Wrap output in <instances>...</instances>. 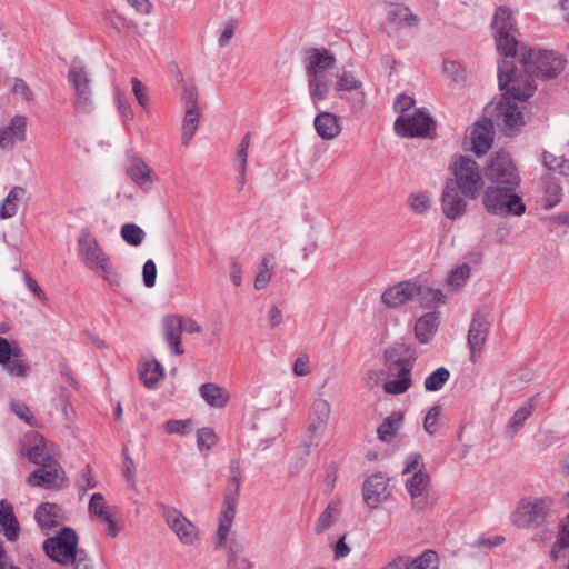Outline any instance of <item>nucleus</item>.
<instances>
[{
    "mask_svg": "<svg viewBox=\"0 0 569 569\" xmlns=\"http://www.w3.org/2000/svg\"><path fill=\"white\" fill-rule=\"evenodd\" d=\"M143 283L147 288H152L157 279V266L153 260H147L142 268Z\"/></svg>",
    "mask_w": 569,
    "mask_h": 569,
    "instance_id": "69168bd1",
    "label": "nucleus"
},
{
    "mask_svg": "<svg viewBox=\"0 0 569 569\" xmlns=\"http://www.w3.org/2000/svg\"><path fill=\"white\" fill-rule=\"evenodd\" d=\"M40 466L41 467L39 469L34 470L29 476V485L51 489L57 488L62 483L64 473L58 466L56 459Z\"/></svg>",
    "mask_w": 569,
    "mask_h": 569,
    "instance_id": "aec40b11",
    "label": "nucleus"
},
{
    "mask_svg": "<svg viewBox=\"0 0 569 569\" xmlns=\"http://www.w3.org/2000/svg\"><path fill=\"white\" fill-rule=\"evenodd\" d=\"M450 372L445 367H439L425 379L423 386L427 391H438L449 380Z\"/></svg>",
    "mask_w": 569,
    "mask_h": 569,
    "instance_id": "49530a36",
    "label": "nucleus"
},
{
    "mask_svg": "<svg viewBox=\"0 0 569 569\" xmlns=\"http://www.w3.org/2000/svg\"><path fill=\"white\" fill-rule=\"evenodd\" d=\"M380 569H438V556L433 550H426L417 558L399 555Z\"/></svg>",
    "mask_w": 569,
    "mask_h": 569,
    "instance_id": "6ab92c4d",
    "label": "nucleus"
},
{
    "mask_svg": "<svg viewBox=\"0 0 569 569\" xmlns=\"http://www.w3.org/2000/svg\"><path fill=\"white\" fill-rule=\"evenodd\" d=\"M120 236L124 242L133 247L140 246L146 238L144 231L134 223H124L121 227Z\"/></svg>",
    "mask_w": 569,
    "mask_h": 569,
    "instance_id": "de8ad7c7",
    "label": "nucleus"
},
{
    "mask_svg": "<svg viewBox=\"0 0 569 569\" xmlns=\"http://www.w3.org/2000/svg\"><path fill=\"white\" fill-rule=\"evenodd\" d=\"M138 373L142 383L151 389L163 378L164 370L157 360H151L140 363Z\"/></svg>",
    "mask_w": 569,
    "mask_h": 569,
    "instance_id": "c9c22d12",
    "label": "nucleus"
},
{
    "mask_svg": "<svg viewBox=\"0 0 569 569\" xmlns=\"http://www.w3.org/2000/svg\"><path fill=\"white\" fill-rule=\"evenodd\" d=\"M126 173L141 189L149 190L154 182L151 168L141 159L132 158L126 167Z\"/></svg>",
    "mask_w": 569,
    "mask_h": 569,
    "instance_id": "cd10ccee",
    "label": "nucleus"
},
{
    "mask_svg": "<svg viewBox=\"0 0 569 569\" xmlns=\"http://www.w3.org/2000/svg\"><path fill=\"white\" fill-rule=\"evenodd\" d=\"M482 206L490 214L498 217H520L526 212L519 186H489L482 196Z\"/></svg>",
    "mask_w": 569,
    "mask_h": 569,
    "instance_id": "20e7f679",
    "label": "nucleus"
},
{
    "mask_svg": "<svg viewBox=\"0 0 569 569\" xmlns=\"http://www.w3.org/2000/svg\"><path fill=\"white\" fill-rule=\"evenodd\" d=\"M339 517V505L337 502H330L327 508L319 516L315 531L319 535L329 529Z\"/></svg>",
    "mask_w": 569,
    "mask_h": 569,
    "instance_id": "a18cd8bd",
    "label": "nucleus"
},
{
    "mask_svg": "<svg viewBox=\"0 0 569 569\" xmlns=\"http://www.w3.org/2000/svg\"><path fill=\"white\" fill-rule=\"evenodd\" d=\"M362 88V81L351 70H341L336 74L335 90L337 92L357 91Z\"/></svg>",
    "mask_w": 569,
    "mask_h": 569,
    "instance_id": "a19ab883",
    "label": "nucleus"
},
{
    "mask_svg": "<svg viewBox=\"0 0 569 569\" xmlns=\"http://www.w3.org/2000/svg\"><path fill=\"white\" fill-rule=\"evenodd\" d=\"M472 150L478 154H485L493 141V123L488 118L477 122L471 131Z\"/></svg>",
    "mask_w": 569,
    "mask_h": 569,
    "instance_id": "393cba45",
    "label": "nucleus"
},
{
    "mask_svg": "<svg viewBox=\"0 0 569 569\" xmlns=\"http://www.w3.org/2000/svg\"><path fill=\"white\" fill-rule=\"evenodd\" d=\"M28 119L24 116H14L8 126L0 128V148L11 149L22 142L27 134Z\"/></svg>",
    "mask_w": 569,
    "mask_h": 569,
    "instance_id": "b1692460",
    "label": "nucleus"
},
{
    "mask_svg": "<svg viewBox=\"0 0 569 569\" xmlns=\"http://www.w3.org/2000/svg\"><path fill=\"white\" fill-rule=\"evenodd\" d=\"M94 102L93 82L83 66L73 63V109L89 111Z\"/></svg>",
    "mask_w": 569,
    "mask_h": 569,
    "instance_id": "4468645a",
    "label": "nucleus"
},
{
    "mask_svg": "<svg viewBox=\"0 0 569 569\" xmlns=\"http://www.w3.org/2000/svg\"><path fill=\"white\" fill-rule=\"evenodd\" d=\"M331 407L327 399L317 397L312 400L309 413L308 439L310 445L317 446L328 425Z\"/></svg>",
    "mask_w": 569,
    "mask_h": 569,
    "instance_id": "dca6fc26",
    "label": "nucleus"
},
{
    "mask_svg": "<svg viewBox=\"0 0 569 569\" xmlns=\"http://www.w3.org/2000/svg\"><path fill=\"white\" fill-rule=\"evenodd\" d=\"M226 502L228 507L222 511L220 517L216 547H221L226 543L236 515L234 507L230 505L229 496H227Z\"/></svg>",
    "mask_w": 569,
    "mask_h": 569,
    "instance_id": "ea45409f",
    "label": "nucleus"
},
{
    "mask_svg": "<svg viewBox=\"0 0 569 569\" xmlns=\"http://www.w3.org/2000/svg\"><path fill=\"white\" fill-rule=\"evenodd\" d=\"M440 415L441 408L439 406H433L427 411L423 419V429L428 435L433 436L438 431Z\"/></svg>",
    "mask_w": 569,
    "mask_h": 569,
    "instance_id": "4d7b16f0",
    "label": "nucleus"
},
{
    "mask_svg": "<svg viewBox=\"0 0 569 569\" xmlns=\"http://www.w3.org/2000/svg\"><path fill=\"white\" fill-rule=\"evenodd\" d=\"M498 80L500 89L506 90L509 99L525 101L536 91L530 72L518 73L507 60L499 63Z\"/></svg>",
    "mask_w": 569,
    "mask_h": 569,
    "instance_id": "6e6552de",
    "label": "nucleus"
},
{
    "mask_svg": "<svg viewBox=\"0 0 569 569\" xmlns=\"http://www.w3.org/2000/svg\"><path fill=\"white\" fill-rule=\"evenodd\" d=\"M162 516L167 526L174 532L182 545L194 546L199 541V529L180 510L166 508Z\"/></svg>",
    "mask_w": 569,
    "mask_h": 569,
    "instance_id": "ddd939ff",
    "label": "nucleus"
},
{
    "mask_svg": "<svg viewBox=\"0 0 569 569\" xmlns=\"http://www.w3.org/2000/svg\"><path fill=\"white\" fill-rule=\"evenodd\" d=\"M201 398L211 407L223 408L230 399L228 391L216 383H203L199 389Z\"/></svg>",
    "mask_w": 569,
    "mask_h": 569,
    "instance_id": "473e14b6",
    "label": "nucleus"
},
{
    "mask_svg": "<svg viewBox=\"0 0 569 569\" xmlns=\"http://www.w3.org/2000/svg\"><path fill=\"white\" fill-rule=\"evenodd\" d=\"M228 569H252V563L241 552L230 549L227 558Z\"/></svg>",
    "mask_w": 569,
    "mask_h": 569,
    "instance_id": "bf43d9fd",
    "label": "nucleus"
},
{
    "mask_svg": "<svg viewBox=\"0 0 569 569\" xmlns=\"http://www.w3.org/2000/svg\"><path fill=\"white\" fill-rule=\"evenodd\" d=\"M336 62V56L327 48L312 47L305 50L302 63L312 101L327 99L331 88L329 72L335 68Z\"/></svg>",
    "mask_w": 569,
    "mask_h": 569,
    "instance_id": "f03ea898",
    "label": "nucleus"
},
{
    "mask_svg": "<svg viewBox=\"0 0 569 569\" xmlns=\"http://www.w3.org/2000/svg\"><path fill=\"white\" fill-rule=\"evenodd\" d=\"M431 130H435V121L423 111L401 116L395 122V131L402 137H426Z\"/></svg>",
    "mask_w": 569,
    "mask_h": 569,
    "instance_id": "2eb2a0df",
    "label": "nucleus"
},
{
    "mask_svg": "<svg viewBox=\"0 0 569 569\" xmlns=\"http://www.w3.org/2000/svg\"><path fill=\"white\" fill-rule=\"evenodd\" d=\"M552 505V500L548 497L522 498L511 515V522L517 528H539L549 518Z\"/></svg>",
    "mask_w": 569,
    "mask_h": 569,
    "instance_id": "423d86ee",
    "label": "nucleus"
},
{
    "mask_svg": "<svg viewBox=\"0 0 569 569\" xmlns=\"http://www.w3.org/2000/svg\"><path fill=\"white\" fill-rule=\"evenodd\" d=\"M453 178L447 183H452L466 198L477 199L483 189V179L478 163L469 157L460 156L452 166Z\"/></svg>",
    "mask_w": 569,
    "mask_h": 569,
    "instance_id": "0eeeda50",
    "label": "nucleus"
},
{
    "mask_svg": "<svg viewBox=\"0 0 569 569\" xmlns=\"http://www.w3.org/2000/svg\"><path fill=\"white\" fill-rule=\"evenodd\" d=\"M521 63L527 72L542 79L558 77L566 67V59L553 50L521 47Z\"/></svg>",
    "mask_w": 569,
    "mask_h": 569,
    "instance_id": "39448f33",
    "label": "nucleus"
},
{
    "mask_svg": "<svg viewBox=\"0 0 569 569\" xmlns=\"http://www.w3.org/2000/svg\"><path fill=\"white\" fill-rule=\"evenodd\" d=\"M491 186H519L520 177L509 154L501 152L491 158L486 169Z\"/></svg>",
    "mask_w": 569,
    "mask_h": 569,
    "instance_id": "f8f14e48",
    "label": "nucleus"
},
{
    "mask_svg": "<svg viewBox=\"0 0 569 569\" xmlns=\"http://www.w3.org/2000/svg\"><path fill=\"white\" fill-rule=\"evenodd\" d=\"M470 273H471V268L467 263H462L461 266L453 268L447 277V280H446L447 287L451 291L460 290L466 284L467 280L470 277Z\"/></svg>",
    "mask_w": 569,
    "mask_h": 569,
    "instance_id": "37998d69",
    "label": "nucleus"
},
{
    "mask_svg": "<svg viewBox=\"0 0 569 569\" xmlns=\"http://www.w3.org/2000/svg\"><path fill=\"white\" fill-rule=\"evenodd\" d=\"M28 457L37 465H43L54 459L51 446L40 436H34L33 446L28 451Z\"/></svg>",
    "mask_w": 569,
    "mask_h": 569,
    "instance_id": "58836bf2",
    "label": "nucleus"
},
{
    "mask_svg": "<svg viewBox=\"0 0 569 569\" xmlns=\"http://www.w3.org/2000/svg\"><path fill=\"white\" fill-rule=\"evenodd\" d=\"M403 475H410L405 482L406 489L411 497L415 508H423L421 497L430 483V477L425 470L423 459L420 453H411L406 458Z\"/></svg>",
    "mask_w": 569,
    "mask_h": 569,
    "instance_id": "1a4fd4ad",
    "label": "nucleus"
},
{
    "mask_svg": "<svg viewBox=\"0 0 569 569\" xmlns=\"http://www.w3.org/2000/svg\"><path fill=\"white\" fill-rule=\"evenodd\" d=\"M423 293V284L417 279H406L386 287L380 303L389 310H399L415 302Z\"/></svg>",
    "mask_w": 569,
    "mask_h": 569,
    "instance_id": "9b49d317",
    "label": "nucleus"
},
{
    "mask_svg": "<svg viewBox=\"0 0 569 569\" xmlns=\"http://www.w3.org/2000/svg\"><path fill=\"white\" fill-rule=\"evenodd\" d=\"M537 406V397L528 399L510 418L507 427V436L512 438L523 427Z\"/></svg>",
    "mask_w": 569,
    "mask_h": 569,
    "instance_id": "2f4dec72",
    "label": "nucleus"
},
{
    "mask_svg": "<svg viewBox=\"0 0 569 569\" xmlns=\"http://www.w3.org/2000/svg\"><path fill=\"white\" fill-rule=\"evenodd\" d=\"M389 495L388 480L381 475H372L363 483V501L371 509L378 508Z\"/></svg>",
    "mask_w": 569,
    "mask_h": 569,
    "instance_id": "412c9836",
    "label": "nucleus"
},
{
    "mask_svg": "<svg viewBox=\"0 0 569 569\" xmlns=\"http://www.w3.org/2000/svg\"><path fill=\"white\" fill-rule=\"evenodd\" d=\"M492 29L495 34L518 32L512 13L507 7H499L493 16Z\"/></svg>",
    "mask_w": 569,
    "mask_h": 569,
    "instance_id": "4c0bfd02",
    "label": "nucleus"
},
{
    "mask_svg": "<svg viewBox=\"0 0 569 569\" xmlns=\"http://www.w3.org/2000/svg\"><path fill=\"white\" fill-rule=\"evenodd\" d=\"M27 199V190L23 187H13L7 197L0 202V219L8 220L18 213L20 204Z\"/></svg>",
    "mask_w": 569,
    "mask_h": 569,
    "instance_id": "c756f323",
    "label": "nucleus"
},
{
    "mask_svg": "<svg viewBox=\"0 0 569 569\" xmlns=\"http://www.w3.org/2000/svg\"><path fill=\"white\" fill-rule=\"evenodd\" d=\"M251 143V133L248 132L243 136L238 150H237V159L240 161V183L241 186L244 184L246 181V170H247V161H248V149Z\"/></svg>",
    "mask_w": 569,
    "mask_h": 569,
    "instance_id": "603ef678",
    "label": "nucleus"
},
{
    "mask_svg": "<svg viewBox=\"0 0 569 569\" xmlns=\"http://www.w3.org/2000/svg\"><path fill=\"white\" fill-rule=\"evenodd\" d=\"M238 22L234 19L226 20L219 30H217V41L220 48H226L233 38Z\"/></svg>",
    "mask_w": 569,
    "mask_h": 569,
    "instance_id": "864d4df0",
    "label": "nucleus"
},
{
    "mask_svg": "<svg viewBox=\"0 0 569 569\" xmlns=\"http://www.w3.org/2000/svg\"><path fill=\"white\" fill-rule=\"evenodd\" d=\"M276 267V259L272 253H266L261 257L254 278V289L260 291L266 289L272 280L273 270Z\"/></svg>",
    "mask_w": 569,
    "mask_h": 569,
    "instance_id": "7c9ffc66",
    "label": "nucleus"
},
{
    "mask_svg": "<svg viewBox=\"0 0 569 569\" xmlns=\"http://www.w3.org/2000/svg\"><path fill=\"white\" fill-rule=\"evenodd\" d=\"M403 422V413L393 411L377 429L378 438L381 441H390L399 431Z\"/></svg>",
    "mask_w": 569,
    "mask_h": 569,
    "instance_id": "e433bc0d",
    "label": "nucleus"
},
{
    "mask_svg": "<svg viewBox=\"0 0 569 569\" xmlns=\"http://www.w3.org/2000/svg\"><path fill=\"white\" fill-rule=\"evenodd\" d=\"M10 81V93L19 100L30 103L33 100V91L21 78L14 77Z\"/></svg>",
    "mask_w": 569,
    "mask_h": 569,
    "instance_id": "09e8293b",
    "label": "nucleus"
},
{
    "mask_svg": "<svg viewBox=\"0 0 569 569\" xmlns=\"http://www.w3.org/2000/svg\"><path fill=\"white\" fill-rule=\"evenodd\" d=\"M517 33L518 32H507L502 34H495L497 49L501 54L505 56V58H513L515 54L517 53Z\"/></svg>",
    "mask_w": 569,
    "mask_h": 569,
    "instance_id": "c03bdc74",
    "label": "nucleus"
},
{
    "mask_svg": "<svg viewBox=\"0 0 569 569\" xmlns=\"http://www.w3.org/2000/svg\"><path fill=\"white\" fill-rule=\"evenodd\" d=\"M162 336L168 343L171 353L181 356L184 350L181 346V327L179 322V315H168L161 322Z\"/></svg>",
    "mask_w": 569,
    "mask_h": 569,
    "instance_id": "a878e982",
    "label": "nucleus"
},
{
    "mask_svg": "<svg viewBox=\"0 0 569 569\" xmlns=\"http://www.w3.org/2000/svg\"><path fill=\"white\" fill-rule=\"evenodd\" d=\"M4 369L10 376L13 377H26L29 372V367L20 359L9 360L8 363L3 365Z\"/></svg>",
    "mask_w": 569,
    "mask_h": 569,
    "instance_id": "0e129e2a",
    "label": "nucleus"
},
{
    "mask_svg": "<svg viewBox=\"0 0 569 569\" xmlns=\"http://www.w3.org/2000/svg\"><path fill=\"white\" fill-rule=\"evenodd\" d=\"M60 508L54 503L40 505L34 513L37 523L43 531H48L60 523Z\"/></svg>",
    "mask_w": 569,
    "mask_h": 569,
    "instance_id": "72a5a7b5",
    "label": "nucleus"
},
{
    "mask_svg": "<svg viewBox=\"0 0 569 569\" xmlns=\"http://www.w3.org/2000/svg\"><path fill=\"white\" fill-rule=\"evenodd\" d=\"M410 209L417 214H425L431 207V197L427 192H415L408 197Z\"/></svg>",
    "mask_w": 569,
    "mask_h": 569,
    "instance_id": "3c124183",
    "label": "nucleus"
},
{
    "mask_svg": "<svg viewBox=\"0 0 569 569\" xmlns=\"http://www.w3.org/2000/svg\"><path fill=\"white\" fill-rule=\"evenodd\" d=\"M78 256L90 271L111 284L119 283L120 276L110 256L101 248L89 229H82L79 234Z\"/></svg>",
    "mask_w": 569,
    "mask_h": 569,
    "instance_id": "7ed1b4c3",
    "label": "nucleus"
},
{
    "mask_svg": "<svg viewBox=\"0 0 569 569\" xmlns=\"http://www.w3.org/2000/svg\"><path fill=\"white\" fill-rule=\"evenodd\" d=\"M0 525L8 540L16 541L18 539L19 523L13 515L12 506L6 500L0 501Z\"/></svg>",
    "mask_w": 569,
    "mask_h": 569,
    "instance_id": "f704fd0d",
    "label": "nucleus"
},
{
    "mask_svg": "<svg viewBox=\"0 0 569 569\" xmlns=\"http://www.w3.org/2000/svg\"><path fill=\"white\" fill-rule=\"evenodd\" d=\"M441 211L449 220H458L467 212L468 203L463 198V193L455 188L452 183L443 187L441 199Z\"/></svg>",
    "mask_w": 569,
    "mask_h": 569,
    "instance_id": "f3484780",
    "label": "nucleus"
},
{
    "mask_svg": "<svg viewBox=\"0 0 569 569\" xmlns=\"http://www.w3.org/2000/svg\"><path fill=\"white\" fill-rule=\"evenodd\" d=\"M43 549L52 560L68 565L71 561V528H63L57 536L43 542Z\"/></svg>",
    "mask_w": 569,
    "mask_h": 569,
    "instance_id": "a211bd4d",
    "label": "nucleus"
},
{
    "mask_svg": "<svg viewBox=\"0 0 569 569\" xmlns=\"http://www.w3.org/2000/svg\"><path fill=\"white\" fill-rule=\"evenodd\" d=\"M486 112L498 128L507 136L517 132L523 124V116L518 104L510 101L508 97H501L499 100L489 103Z\"/></svg>",
    "mask_w": 569,
    "mask_h": 569,
    "instance_id": "9d476101",
    "label": "nucleus"
},
{
    "mask_svg": "<svg viewBox=\"0 0 569 569\" xmlns=\"http://www.w3.org/2000/svg\"><path fill=\"white\" fill-rule=\"evenodd\" d=\"M89 512L96 517L101 523L107 526V535L116 537L119 533V527L114 521L113 508L106 505L101 493H93L89 501Z\"/></svg>",
    "mask_w": 569,
    "mask_h": 569,
    "instance_id": "4be33fe9",
    "label": "nucleus"
},
{
    "mask_svg": "<svg viewBox=\"0 0 569 569\" xmlns=\"http://www.w3.org/2000/svg\"><path fill=\"white\" fill-rule=\"evenodd\" d=\"M200 113L199 110H187L182 128H181V140L184 146H188L196 134L199 126Z\"/></svg>",
    "mask_w": 569,
    "mask_h": 569,
    "instance_id": "79ce46f5",
    "label": "nucleus"
},
{
    "mask_svg": "<svg viewBox=\"0 0 569 569\" xmlns=\"http://www.w3.org/2000/svg\"><path fill=\"white\" fill-rule=\"evenodd\" d=\"M541 161L543 166L553 172L566 174L569 171V162L562 157L555 156L548 151L541 153Z\"/></svg>",
    "mask_w": 569,
    "mask_h": 569,
    "instance_id": "8fccbe9b",
    "label": "nucleus"
},
{
    "mask_svg": "<svg viewBox=\"0 0 569 569\" xmlns=\"http://www.w3.org/2000/svg\"><path fill=\"white\" fill-rule=\"evenodd\" d=\"M182 102L187 110H198V91L193 84H186L182 91Z\"/></svg>",
    "mask_w": 569,
    "mask_h": 569,
    "instance_id": "680f3d73",
    "label": "nucleus"
},
{
    "mask_svg": "<svg viewBox=\"0 0 569 569\" xmlns=\"http://www.w3.org/2000/svg\"><path fill=\"white\" fill-rule=\"evenodd\" d=\"M73 569H92L91 561L83 550L77 548V536L73 532Z\"/></svg>",
    "mask_w": 569,
    "mask_h": 569,
    "instance_id": "e2e57ef3",
    "label": "nucleus"
},
{
    "mask_svg": "<svg viewBox=\"0 0 569 569\" xmlns=\"http://www.w3.org/2000/svg\"><path fill=\"white\" fill-rule=\"evenodd\" d=\"M551 558L558 566V569H569V547L563 549H551Z\"/></svg>",
    "mask_w": 569,
    "mask_h": 569,
    "instance_id": "774afa93",
    "label": "nucleus"
},
{
    "mask_svg": "<svg viewBox=\"0 0 569 569\" xmlns=\"http://www.w3.org/2000/svg\"><path fill=\"white\" fill-rule=\"evenodd\" d=\"M562 189L558 183L550 182L546 187L543 197V208L551 209L561 201Z\"/></svg>",
    "mask_w": 569,
    "mask_h": 569,
    "instance_id": "6e6d98bb",
    "label": "nucleus"
},
{
    "mask_svg": "<svg viewBox=\"0 0 569 569\" xmlns=\"http://www.w3.org/2000/svg\"><path fill=\"white\" fill-rule=\"evenodd\" d=\"M488 333L489 322L487 318L480 313L475 315L468 332V343L470 347V358L472 361H476L480 356Z\"/></svg>",
    "mask_w": 569,
    "mask_h": 569,
    "instance_id": "5701e85b",
    "label": "nucleus"
},
{
    "mask_svg": "<svg viewBox=\"0 0 569 569\" xmlns=\"http://www.w3.org/2000/svg\"><path fill=\"white\" fill-rule=\"evenodd\" d=\"M440 325V313L429 311L420 316L415 322V337L420 343L431 341Z\"/></svg>",
    "mask_w": 569,
    "mask_h": 569,
    "instance_id": "bb28decb",
    "label": "nucleus"
},
{
    "mask_svg": "<svg viewBox=\"0 0 569 569\" xmlns=\"http://www.w3.org/2000/svg\"><path fill=\"white\" fill-rule=\"evenodd\" d=\"M193 422L191 419L187 420H168L164 423V430L170 433L187 435L192 430Z\"/></svg>",
    "mask_w": 569,
    "mask_h": 569,
    "instance_id": "052dcab7",
    "label": "nucleus"
},
{
    "mask_svg": "<svg viewBox=\"0 0 569 569\" xmlns=\"http://www.w3.org/2000/svg\"><path fill=\"white\" fill-rule=\"evenodd\" d=\"M318 136L323 140H333L341 132L339 118L331 112H321L313 120Z\"/></svg>",
    "mask_w": 569,
    "mask_h": 569,
    "instance_id": "c85d7f7f",
    "label": "nucleus"
},
{
    "mask_svg": "<svg viewBox=\"0 0 569 569\" xmlns=\"http://www.w3.org/2000/svg\"><path fill=\"white\" fill-rule=\"evenodd\" d=\"M569 547V515L561 521L559 538L551 549H563Z\"/></svg>",
    "mask_w": 569,
    "mask_h": 569,
    "instance_id": "338daca9",
    "label": "nucleus"
},
{
    "mask_svg": "<svg viewBox=\"0 0 569 569\" xmlns=\"http://www.w3.org/2000/svg\"><path fill=\"white\" fill-rule=\"evenodd\" d=\"M197 443L199 449L208 451L217 443V435L212 428H201L197 433Z\"/></svg>",
    "mask_w": 569,
    "mask_h": 569,
    "instance_id": "13d9d810",
    "label": "nucleus"
},
{
    "mask_svg": "<svg viewBox=\"0 0 569 569\" xmlns=\"http://www.w3.org/2000/svg\"><path fill=\"white\" fill-rule=\"evenodd\" d=\"M405 352L406 347L402 345L387 349L383 368L369 370L366 386L370 390L381 387L387 395L392 396L406 393L412 386L413 361L405 358Z\"/></svg>",
    "mask_w": 569,
    "mask_h": 569,
    "instance_id": "f257e3e1",
    "label": "nucleus"
},
{
    "mask_svg": "<svg viewBox=\"0 0 569 569\" xmlns=\"http://www.w3.org/2000/svg\"><path fill=\"white\" fill-rule=\"evenodd\" d=\"M422 298L426 307H437L447 302V297L440 289L423 286Z\"/></svg>",
    "mask_w": 569,
    "mask_h": 569,
    "instance_id": "5fc2aeb1",
    "label": "nucleus"
}]
</instances>
